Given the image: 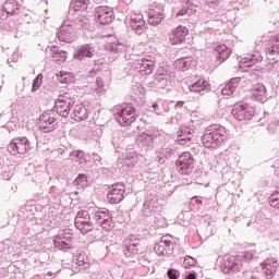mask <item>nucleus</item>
<instances>
[{
  "label": "nucleus",
  "instance_id": "a19ab883",
  "mask_svg": "<svg viewBox=\"0 0 279 279\" xmlns=\"http://www.w3.org/2000/svg\"><path fill=\"white\" fill-rule=\"evenodd\" d=\"M277 44L272 45L271 47L267 48V58L268 60H276V57L279 53V41H276Z\"/></svg>",
  "mask_w": 279,
  "mask_h": 279
},
{
  "label": "nucleus",
  "instance_id": "864d4df0",
  "mask_svg": "<svg viewBox=\"0 0 279 279\" xmlns=\"http://www.w3.org/2000/svg\"><path fill=\"white\" fill-rule=\"evenodd\" d=\"M167 276L169 279H178L180 277V272L173 268H170L168 271H167Z\"/></svg>",
  "mask_w": 279,
  "mask_h": 279
},
{
  "label": "nucleus",
  "instance_id": "58836bf2",
  "mask_svg": "<svg viewBox=\"0 0 279 279\" xmlns=\"http://www.w3.org/2000/svg\"><path fill=\"white\" fill-rule=\"evenodd\" d=\"M71 157H74V160L78 162V165H86V155L82 150H75L70 153Z\"/></svg>",
  "mask_w": 279,
  "mask_h": 279
},
{
  "label": "nucleus",
  "instance_id": "4be33fe9",
  "mask_svg": "<svg viewBox=\"0 0 279 279\" xmlns=\"http://www.w3.org/2000/svg\"><path fill=\"white\" fill-rule=\"evenodd\" d=\"M258 62H263V54L258 51H254L253 53L242 58L240 69H251V66L258 64Z\"/></svg>",
  "mask_w": 279,
  "mask_h": 279
},
{
  "label": "nucleus",
  "instance_id": "f03ea898",
  "mask_svg": "<svg viewBox=\"0 0 279 279\" xmlns=\"http://www.w3.org/2000/svg\"><path fill=\"white\" fill-rule=\"evenodd\" d=\"M125 58L131 60V62H129L131 69L141 73V75H151L154 73V69H156V57L146 56L138 59V56L136 54H125Z\"/></svg>",
  "mask_w": 279,
  "mask_h": 279
},
{
  "label": "nucleus",
  "instance_id": "2eb2a0df",
  "mask_svg": "<svg viewBox=\"0 0 279 279\" xmlns=\"http://www.w3.org/2000/svg\"><path fill=\"white\" fill-rule=\"evenodd\" d=\"M39 130L45 133L53 132L58 128V120L51 112H45L39 118Z\"/></svg>",
  "mask_w": 279,
  "mask_h": 279
},
{
  "label": "nucleus",
  "instance_id": "3c124183",
  "mask_svg": "<svg viewBox=\"0 0 279 279\" xmlns=\"http://www.w3.org/2000/svg\"><path fill=\"white\" fill-rule=\"evenodd\" d=\"M40 84H43V74H38L33 81V90H38V88H40Z\"/></svg>",
  "mask_w": 279,
  "mask_h": 279
},
{
  "label": "nucleus",
  "instance_id": "412c9836",
  "mask_svg": "<svg viewBox=\"0 0 279 279\" xmlns=\"http://www.w3.org/2000/svg\"><path fill=\"white\" fill-rule=\"evenodd\" d=\"M160 204L158 203V196L154 194H148L145 197L144 205H143V213L146 217H149L151 213H156Z\"/></svg>",
  "mask_w": 279,
  "mask_h": 279
},
{
  "label": "nucleus",
  "instance_id": "de8ad7c7",
  "mask_svg": "<svg viewBox=\"0 0 279 279\" xmlns=\"http://www.w3.org/2000/svg\"><path fill=\"white\" fill-rule=\"evenodd\" d=\"M74 186H80L81 189L88 184L86 174H80L73 182Z\"/></svg>",
  "mask_w": 279,
  "mask_h": 279
},
{
  "label": "nucleus",
  "instance_id": "423d86ee",
  "mask_svg": "<svg viewBox=\"0 0 279 279\" xmlns=\"http://www.w3.org/2000/svg\"><path fill=\"white\" fill-rule=\"evenodd\" d=\"M77 34V24L75 22L69 20H64L59 27L57 33L58 40L60 43H73L75 40Z\"/></svg>",
  "mask_w": 279,
  "mask_h": 279
},
{
  "label": "nucleus",
  "instance_id": "774afa93",
  "mask_svg": "<svg viewBox=\"0 0 279 279\" xmlns=\"http://www.w3.org/2000/svg\"><path fill=\"white\" fill-rule=\"evenodd\" d=\"M3 250H5V244H3V242H0V252H3Z\"/></svg>",
  "mask_w": 279,
  "mask_h": 279
},
{
  "label": "nucleus",
  "instance_id": "72a5a7b5",
  "mask_svg": "<svg viewBox=\"0 0 279 279\" xmlns=\"http://www.w3.org/2000/svg\"><path fill=\"white\" fill-rule=\"evenodd\" d=\"M155 77H161L163 80H171L173 77V69L170 65H160L157 69Z\"/></svg>",
  "mask_w": 279,
  "mask_h": 279
},
{
  "label": "nucleus",
  "instance_id": "e2e57ef3",
  "mask_svg": "<svg viewBox=\"0 0 279 279\" xmlns=\"http://www.w3.org/2000/svg\"><path fill=\"white\" fill-rule=\"evenodd\" d=\"M78 132H81V134H84V132H90V126L89 125H81V126H78Z\"/></svg>",
  "mask_w": 279,
  "mask_h": 279
},
{
  "label": "nucleus",
  "instance_id": "f3484780",
  "mask_svg": "<svg viewBox=\"0 0 279 279\" xmlns=\"http://www.w3.org/2000/svg\"><path fill=\"white\" fill-rule=\"evenodd\" d=\"M125 195V185L123 183H116L111 185L107 199L109 204H121L123 202V197Z\"/></svg>",
  "mask_w": 279,
  "mask_h": 279
},
{
  "label": "nucleus",
  "instance_id": "13d9d810",
  "mask_svg": "<svg viewBox=\"0 0 279 279\" xmlns=\"http://www.w3.org/2000/svg\"><path fill=\"white\" fill-rule=\"evenodd\" d=\"M279 63L278 61H270L268 63V71H278Z\"/></svg>",
  "mask_w": 279,
  "mask_h": 279
},
{
  "label": "nucleus",
  "instance_id": "9b49d317",
  "mask_svg": "<svg viewBox=\"0 0 279 279\" xmlns=\"http://www.w3.org/2000/svg\"><path fill=\"white\" fill-rule=\"evenodd\" d=\"M74 226L82 232V234H87L93 230V221H90V214L88 210H81L77 213L74 219Z\"/></svg>",
  "mask_w": 279,
  "mask_h": 279
},
{
  "label": "nucleus",
  "instance_id": "338daca9",
  "mask_svg": "<svg viewBox=\"0 0 279 279\" xmlns=\"http://www.w3.org/2000/svg\"><path fill=\"white\" fill-rule=\"evenodd\" d=\"M185 279H197L195 274L191 272Z\"/></svg>",
  "mask_w": 279,
  "mask_h": 279
},
{
  "label": "nucleus",
  "instance_id": "6e6d98bb",
  "mask_svg": "<svg viewBox=\"0 0 279 279\" xmlns=\"http://www.w3.org/2000/svg\"><path fill=\"white\" fill-rule=\"evenodd\" d=\"M161 151H163V156H166V158H171V156H173V150L169 146H163Z\"/></svg>",
  "mask_w": 279,
  "mask_h": 279
},
{
  "label": "nucleus",
  "instance_id": "c9c22d12",
  "mask_svg": "<svg viewBox=\"0 0 279 279\" xmlns=\"http://www.w3.org/2000/svg\"><path fill=\"white\" fill-rule=\"evenodd\" d=\"M57 78L60 84H71L75 82V75L71 72L61 71L57 73Z\"/></svg>",
  "mask_w": 279,
  "mask_h": 279
},
{
  "label": "nucleus",
  "instance_id": "4d7b16f0",
  "mask_svg": "<svg viewBox=\"0 0 279 279\" xmlns=\"http://www.w3.org/2000/svg\"><path fill=\"white\" fill-rule=\"evenodd\" d=\"M52 154H53L54 156H58V158H62V156H64V154H66V149H64V148H58V149H54V150L52 151Z\"/></svg>",
  "mask_w": 279,
  "mask_h": 279
},
{
  "label": "nucleus",
  "instance_id": "2f4dec72",
  "mask_svg": "<svg viewBox=\"0 0 279 279\" xmlns=\"http://www.w3.org/2000/svg\"><path fill=\"white\" fill-rule=\"evenodd\" d=\"M138 143H142L144 149H151L154 147V135L151 133L144 132L137 137Z\"/></svg>",
  "mask_w": 279,
  "mask_h": 279
},
{
  "label": "nucleus",
  "instance_id": "69168bd1",
  "mask_svg": "<svg viewBox=\"0 0 279 279\" xmlns=\"http://www.w3.org/2000/svg\"><path fill=\"white\" fill-rule=\"evenodd\" d=\"M92 159L94 160V162H101V157H99V155L95 153L92 155Z\"/></svg>",
  "mask_w": 279,
  "mask_h": 279
},
{
  "label": "nucleus",
  "instance_id": "a211bd4d",
  "mask_svg": "<svg viewBox=\"0 0 279 279\" xmlns=\"http://www.w3.org/2000/svg\"><path fill=\"white\" fill-rule=\"evenodd\" d=\"M129 19L132 29L138 35L143 34L145 29H147V26L145 25V20L143 19V14L132 12L129 15Z\"/></svg>",
  "mask_w": 279,
  "mask_h": 279
},
{
  "label": "nucleus",
  "instance_id": "bf43d9fd",
  "mask_svg": "<svg viewBox=\"0 0 279 279\" xmlns=\"http://www.w3.org/2000/svg\"><path fill=\"white\" fill-rule=\"evenodd\" d=\"M157 154L158 155L156 157V161L157 162H165V158H167L165 153L162 150H159V151H157Z\"/></svg>",
  "mask_w": 279,
  "mask_h": 279
},
{
  "label": "nucleus",
  "instance_id": "09e8293b",
  "mask_svg": "<svg viewBox=\"0 0 279 279\" xmlns=\"http://www.w3.org/2000/svg\"><path fill=\"white\" fill-rule=\"evenodd\" d=\"M155 223H156L157 228H167V218H165L160 214H157L155 216Z\"/></svg>",
  "mask_w": 279,
  "mask_h": 279
},
{
  "label": "nucleus",
  "instance_id": "1a4fd4ad",
  "mask_svg": "<svg viewBox=\"0 0 279 279\" xmlns=\"http://www.w3.org/2000/svg\"><path fill=\"white\" fill-rule=\"evenodd\" d=\"M175 165L179 173L189 175L193 173V169H195V159L191 153L185 151L178 158Z\"/></svg>",
  "mask_w": 279,
  "mask_h": 279
},
{
  "label": "nucleus",
  "instance_id": "f8f14e48",
  "mask_svg": "<svg viewBox=\"0 0 279 279\" xmlns=\"http://www.w3.org/2000/svg\"><path fill=\"white\" fill-rule=\"evenodd\" d=\"M173 247H175L173 238L171 235H163L160 241L155 244L154 251L158 256H168L173 252Z\"/></svg>",
  "mask_w": 279,
  "mask_h": 279
},
{
  "label": "nucleus",
  "instance_id": "a878e982",
  "mask_svg": "<svg viewBox=\"0 0 279 279\" xmlns=\"http://www.w3.org/2000/svg\"><path fill=\"white\" fill-rule=\"evenodd\" d=\"M252 97L257 101H267V87L262 83L256 84L252 89Z\"/></svg>",
  "mask_w": 279,
  "mask_h": 279
},
{
  "label": "nucleus",
  "instance_id": "7c9ffc66",
  "mask_svg": "<svg viewBox=\"0 0 279 279\" xmlns=\"http://www.w3.org/2000/svg\"><path fill=\"white\" fill-rule=\"evenodd\" d=\"M189 89L191 93H198L202 95L204 90H208V83L204 78H198L192 85H190Z\"/></svg>",
  "mask_w": 279,
  "mask_h": 279
},
{
  "label": "nucleus",
  "instance_id": "7ed1b4c3",
  "mask_svg": "<svg viewBox=\"0 0 279 279\" xmlns=\"http://www.w3.org/2000/svg\"><path fill=\"white\" fill-rule=\"evenodd\" d=\"M254 258H258L256 251L244 252L236 256H225L222 267L228 271H241L243 269V260H254Z\"/></svg>",
  "mask_w": 279,
  "mask_h": 279
},
{
  "label": "nucleus",
  "instance_id": "bb28decb",
  "mask_svg": "<svg viewBox=\"0 0 279 279\" xmlns=\"http://www.w3.org/2000/svg\"><path fill=\"white\" fill-rule=\"evenodd\" d=\"M121 162L125 167H134V165H136V162H138V155L136 154V150L135 149L126 150L124 158L121 159Z\"/></svg>",
  "mask_w": 279,
  "mask_h": 279
},
{
  "label": "nucleus",
  "instance_id": "b1692460",
  "mask_svg": "<svg viewBox=\"0 0 279 279\" xmlns=\"http://www.w3.org/2000/svg\"><path fill=\"white\" fill-rule=\"evenodd\" d=\"M219 0H206L205 3V13H202L201 19L202 21H205V23H208V21H210V19H213V16H210L211 14H216V12H218L219 10Z\"/></svg>",
  "mask_w": 279,
  "mask_h": 279
},
{
  "label": "nucleus",
  "instance_id": "6e6552de",
  "mask_svg": "<svg viewBox=\"0 0 279 279\" xmlns=\"http://www.w3.org/2000/svg\"><path fill=\"white\" fill-rule=\"evenodd\" d=\"M73 104H75V99L71 98V94H64L56 100L54 108L60 117L66 119L71 114Z\"/></svg>",
  "mask_w": 279,
  "mask_h": 279
},
{
  "label": "nucleus",
  "instance_id": "ea45409f",
  "mask_svg": "<svg viewBox=\"0 0 279 279\" xmlns=\"http://www.w3.org/2000/svg\"><path fill=\"white\" fill-rule=\"evenodd\" d=\"M169 82H171V80L162 78L160 76H155L154 86L155 88H167V86H169Z\"/></svg>",
  "mask_w": 279,
  "mask_h": 279
},
{
  "label": "nucleus",
  "instance_id": "39448f33",
  "mask_svg": "<svg viewBox=\"0 0 279 279\" xmlns=\"http://www.w3.org/2000/svg\"><path fill=\"white\" fill-rule=\"evenodd\" d=\"M53 245L56 250L66 252L73 247V230L71 228H63L53 236Z\"/></svg>",
  "mask_w": 279,
  "mask_h": 279
},
{
  "label": "nucleus",
  "instance_id": "680f3d73",
  "mask_svg": "<svg viewBox=\"0 0 279 279\" xmlns=\"http://www.w3.org/2000/svg\"><path fill=\"white\" fill-rule=\"evenodd\" d=\"M62 50H60V49H58V47H53L52 49H51V56H52V58H58V56L60 54V52H61Z\"/></svg>",
  "mask_w": 279,
  "mask_h": 279
},
{
  "label": "nucleus",
  "instance_id": "49530a36",
  "mask_svg": "<svg viewBox=\"0 0 279 279\" xmlns=\"http://www.w3.org/2000/svg\"><path fill=\"white\" fill-rule=\"evenodd\" d=\"M99 226H101V228L104 230H107L108 232H110V230H112V228H114V222L112 221V216H109V217H107V219L99 222Z\"/></svg>",
  "mask_w": 279,
  "mask_h": 279
},
{
  "label": "nucleus",
  "instance_id": "37998d69",
  "mask_svg": "<svg viewBox=\"0 0 279 279\" xmlns=\"http://www.w3.org/2000/svg\"><path fill=\"white\" fill-rule=\"evenodd\" d=\"M109 49L113 53H123V51H125V45H123L121 41H114L111 44Z\"/></svg>",
  "mask_w": 279,
  "mask_h": 279
},
{
  "label": "nucleus",
  "instance_id": "e433bc0d",
  "mask_svg": "<svg viewBox=\"0 0 279 279\" xmlns=\"http://www.w3.org/2000/svg\"><path fill=\"white\" fill-rule=\"evenodd\" d=\"M89 0H72L71 8H73L74 12H83L88 8Z\"/></svg>",
  "mask_w": 279,
  "mask_h": 279
},
{
  "label": "nucleus",
  "instance_id": "5fc2aeb1",
  "mask_svg": "<svg viewBox=\"0 0 279 279\" xmlns=\"http://www.w3.org/2000/svg\"><path fill=\"white\" fill-rule=\"evenodd\" d=\"M195 264H196L195 258H193L191 256L185 258L184 262H183V265H184L185 268L186 267H195Z\"/></svg>",
  "mask_w": 279,
  "mask_h": 279
},
{
  "label": "nucleus",
  "instance_id": "f704fd0d",
  "mask_svg": "<svg viewBox=\"0 0 279 279\" xmlns=\"http://www.w3.org/2000/svg\"><path fill=\"white\" fill-rule=\"evenodd\" d=\"M179 134H184L185 137L184 138H177V142L179 143V145H187V143H191L192 136H193V129L189 128V126H183L181 128V131Z\"/></svg>",
  "mask_w": 279,
  "mask_h": 279
},
{
  "label": "nucleus",
  "instance_id": "aec40b11",
  "mask_svg": "<svg viewBox=\"0 0 279 279\" xmlns=\"http://www.w3.org/2000/svg\"><path fill=\"white\" fill-rule=\"evenodd\" d=\"M186 36H189V28L184 26H178L169 35V41L172 45H182V43L186 40Z\"/></svg>",
  "mask_w": 279,
  "mask_h": 279
},
{
  "label": "nucleus",
  "instance_id": "79ce46f5",
  "mask_svg": "<svg viewBox=\"0 0 279 279\" xmlns=\"http://www.w3.org/2000/svg\"><path fill=\"white\" fill-rule=\"evenodd\" d=\"M94 93L97 95H104V93H106V85L104 84V80L101 77L96 78V87L94 88Z\"/></svg>",
  "mask_w": 279,
  "mask_h": 279
},
{
  "label": "nucleus",
  "instance_id": "8fccbe9b",
  "mask_svg": "<svg viewBox=\"0 0 279 279\" xmlns=\"http://www.w3.org/2000/svg\"><path fill=\"white\" fill-rule=\"evenodd\" d=\"M269 202H270V206H272V208L279 209V193L272 194L269 198Z\"/></svg>",
  "mask_w": 279,
  "mask_h": 279
},
{
  "label": "nucleus",
  "instance_id": "ddd939ff",
  "mask_svg": "<svg viewBox=\"0 0 279 279\" xmlns=\"http://www.w3.org/2000/svg\"><path fill=\"white\" fill-rule=\"evenodd\" d=\"M165 19V7L161 3L154 2L148 9V23L150 25H160Z\"/></svg>",
  "mask_w": 279,
  "mask_h": 279
},
{
  "label": "nucleus",
  "instance_id": "052dcab7",
  "mask_svg": "<svg viewBox=\"0 0 279 279\" xmlns=\"http://www.w3.org/2000/svg\"><path fill=\"white\" fill-rule=\"evenodd\" d=\"M153 109H154L155 114H157L158 117H162L163 111L160 110V107L158 106V104H154Z\"/></svg>",
  "mask_w": 279,
  "mask_h": 279
},
{
  "label": "nucleus",
  "instance_id": "6ab92c4d",
  "mask_svg": "<svg viewBox=\"0 0 279 279\" xmlns=\"http://www.w3.org/2000/svg\"><path fill=\"white\" fill-rule=\"evenodd\" d=\"M74 260L76 271H87V269H90V265H93V259L84 252L78 253Z\"/></svg>",
  "mask_w": 279,
  "mask_h": 279
},
{
  "label": "nucleus",
  "instance_id": "c85d7f7f",
  "mask_svg": "<svg viewBox=\"0 0 279 279\" xmlns=\"http://www.w3.org/2000/svg\"><path fill=\"white\" fill-rule=\"evenodd\" d=\"M215 53L218 62H226L230 58L231 51L228 49V46L220 45L215 48Z\"/></svg>",
  "mask_w": 279,
  "mask_h": 279
},
{
  "label": "nucleus",
  "instance_id": "a18cd8bd",
  "mask_svg": "<svg viewBox=\"0 0 279 279\" xmlns=\"http://www.w3.org/2000/svg\"><path fill=\"white\" fill-rule=\"evenodd\" d=\"M17 10H19V4L11 1H7L4 3V11L7 12V14H16Z\"/></svg>",
  "mask_w": 279,
  "mask_h": 279
},
{
  "label": "nucleus",
  "instance_id": "0eeeda50",
  "mask_svg": "<svg viewBox=\"0 0 279 279\" xmlns=\"http://www.w3.org/2000/svg\"><path fill=\"white\" fill-rule=\"evenodd\" d=\"M255 110L248 104L238 102L231 111L232 117L236 121H252Z\"/></svg>",
  "mask_w": 279,
  "mask_h": 279
},
{
  "label": "nucleus",
  "instance_id": "9d476101",
  "mask_svg": "<svg viewBox=\"0 0 279 279\" xmlns=\"http://www.w3.org/2000/svg\"><path fill=\"white\" fill-rule=\"evenodd\" d=\"M32 149V144L27 137H15L8 145V151L13 156L25 155Z\"/></svg>",
  "mask_w": 279,
  "mask_h": 279
},
{
  "label": "nucleus",
  "instance_id": "5701e85b",
  "mask_svg": "<svg viewBox=\"0 0 279 279\" xmlns=\"http://www.w3.org/2000/svg\"><path fill=\"white\" fill-rule=\"evenodd\" d=\"M262 269L267 279L274 278V276H276V271H278V260L274 257L266 259L262 264Z\"/></svg>",
  "mask_w": 279,
  "mask_h": 279
},
{
  "label": "nucleus",
  "instance_id": "20e7f679",
  "mask_svg": "<svg viewBox=\"0 0 279 279\" xmlns=\"http://www.w3.org/2000/svg\"><path fill=\"white\" fill-rule=\"evenodd\" d=\"M136 110L132 106L128 105H117L113 107L114 119L120 123V125H130L136 121L134 112Z\"/></svg>",
  "mask_w": 279,
  "mask_h": 279
},
{
  "label": "nucleus",
  "instance_id": "393cba45",
  "mask_svg": "<svg viewBox=\"0 0 279 279\" xmlns=\"http://www.w3.org/2000/svg\"><path fill=\"white\" fill-rule=\"evenodd\" d=\"M93 56H95V47L89 44L78 47L74 52L75 60H84V58H93Z\"/></svg>",
  "mask_w": 279,
  "mask_h": 279
},
{
  "label": "nucleus",
  "instance_id": "4468645a",
  "mask_svg": "<svg viewBox=\"0 0 279 279\" xmlns=\"http://www.w3.org/2000/svg\"><path fill=\"white\" fill-rule=\"evenodd\" d=\"M123 248L126 258H132V256L141 254V240H138L135 235H130L123 241Z\"/></svg>",
  "mask_w": 279,
  "mask_h": 279
},
{
  "label": "nucleus",
  "instance_id": "c03bdc74",
  "mask_svg": "<svg viewBox=\"0 0 279 279\" xmlns=\"http://www.w3.org/2000/svg\"><path fill=\"white\" fill-rule=\"evenodd\" d=\"M75 25H77V29H88L90 27V21L88 19H77L76 21H73Z\"/></svg>",
  "mask_w": 279,
  "mask_h": 279
},
{
  "label": "nucleus",
  "instance_id": "603ef678",
  "mask_svg": "<svg viewBox=\"0 0 279 279\" xmlns=\"http://www.w3.org/2000/svg\"><path fill=\"white\" fill-rule=\"evenodd\" d=\"M58 64H62V62H66V51L61 50L57 58H54Z\"/></svg>",
  "mask_w": 279,
  "mask_h": 279
},
{
  "label": "nucleus",
  "instance_id": "cd10ccee",
  "mask_svg": "<svg viewBox=\"0 0 279 279\" xmlns=\"http://www.w3.org/2000/svg\"><path fill=\"white\" fill-rule=\"evenodd\" d=\"M241 82V77L231 78L225 87H222V95H233V93L239 88V83Z\"/></svg>",
  "mask_w": 279,
  "mask_h": 279
},
{
  "label": "nucleus",
  "instance_id": "0e129e2a",
  "mask_svg": "<svg viewBox=\"0 0 279 279\" xmlns=\"http://www.w3.org/2000/svg\"><path fill=\"white\" fill-rule=\"evenodd\" d=\"M189 12H191V10H189V9H181V10L177 13V16H186V14H189Z\"/></svg>",
  "mask_w": 279,
  "mask_h": 279
},
{
  "label": "nucleus",
  "instance_id": "f257e3e1",
  "mask_svg": "<svg viewBox=\"0 0 279 279\" xmlns=\"http://www.w3.org/2000/svg\"><path fill=\"white\" fill-rule=\"evenodd\" d=\"M228 138V130L221 124L209 125L204 135L202 136V143L207 149L219 147L223 141Z\"/></svg>",
  "mask_w": 279,
  "mask_h": 279
},
{
  "label": "nucleus",
  "instance_id": "4c0bfd02",
  "mask_svg": "<svg viewBox=\"0 0 279 279\" xmlns=\"http://www.w3.org/2000/svg\"><path fill=\"white\" fill-rule=\"evenodd\" d=\"M108 217H112V215H110V210L102 208V209H98L95 213V219L97 221V223H101V221H105L106 219H108Z\"/></svg>",
  "mask_w": 279,
  "mask_h": 279
},
{
  "label": "nucleus",
  "instance_id": "c756f323",
  "mask_svg": "<svg viewBox=\"0 0 279 279\" xmlns=\"http://www.w3.org/2000/svg\"><path fill=\"white\" fill-rule=\"evenodd\" d=\"M174 64L179 71H189L191 66H195V60H193L191 57H185L177 60Z\"/></svg>",
  "mask_w": 279,
  "mask_h": 279
},
{
  "label": "nucleus",
  "instance_id": "473e14b6",
  "mask_svg": "<svg viewBox=\"0 0 279 279\" xmlns=\"http://www.w3.org/2000/svg\"><path fill=\"white\" fill-rule=\"evenodd\" d=\"M75 121H86L88 119V109L84 105H76L74 107Z\"/></svg>",
  "mask_w": 279,
  "mask_h": 279
},
{
  "label": "nucleus",
  "instance_id": "dca6fc26",
  "mask_svg": "<svg viewBox=\"0 0 279 279\" xmlns=\"http://www.w3.org/2000/svg\"><path fill=\"white\" fill-rule=\"evenodd\" d=\"M96 23L99 25H110L114 20V13L110 7H98L95 13Z\"/></svg>",
  "mask_w": 279,
  "mask_h": 279
}]
</instances>
